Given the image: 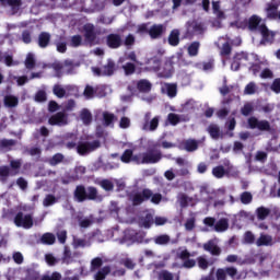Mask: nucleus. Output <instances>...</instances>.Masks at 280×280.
<instances>
[{"instance_id": "49530a36", "label": "nucleus", "mask_w": 280, "mask_h": 280, "mask_svg": "<svg viewBox=\"0 0 280 280\" xmlns=\"http://www.w3.org/2000/svg\"><path fill=\"white\" fill-rule=\"evenodd\" d=\"M178 202L182 209H187V207H189V202H191V198L186 194H182L178 198Z\"/></svg>"}, {"instance_id": "473e14b6", "label": "nucleus", "mask_w": 280, "mask_h": 280, "mask_svg": "<svg viewBox=\"0 0 280 280\" xmlns=\"http://www.w3.org/2000/svg\"><path fill=\"white\" fill-rule=\"evenodd\" d=\"M65 161V155L62 153H56L52 155L49 160L48 163L51 165V167H56V165H60Z\"/></svg>"}, {"instance_id": "09e8293b", "label": "nucleus", "mask_w": 280, "mask_h": 280, "mask_svg": "<svg viewBox=\"0 0 280 280\" xmlns=\"http://www.w3.org/2000/svg\"><path fill=\"white\" fill-rule=\"evenodd\" d=\"M253 110H255V108L253 107V104L250 103H246L244 104V106L241 108V114L244 117H248V115H250L253 113Z\"/></svg>"}, {"instance_id": "338daca9", "label": "nucleus", "mask_w": 280, "mask_h": 280, "mask_svg": "<svg viewBox=\"0 0 280 280\" xmlns=\"http://www.w3.org/2000/svg\"><path fill=\"white\" fill-rule=\"evenodd\" d=\"M60 279H62V275H60V272L58 271L52 272L51 276L45 275L42 277V280H60Z\"/></svg>"}, {"instance_id": "2eb2a0df", "label": "nucleus", "mask_w": 280, "mask_h": 280, "mask_svg": "<svg viewBox=\"0 0 280 280\" xmlns=\"http://www.w3.org/2000/svg\"><path fill=\"white\" fill-rule=\"evenodd\" d=\"M265 12L269 21H277V14L279 12V3L268 2L266 4Z\"/></svg>"}, {"instance_id": "0e129e2a", "label": "nucleus", "mask_w": 280, "mask_h": 280, "mask_svg": "<svg viewBox=\"0 0 280 280\" xmlns=\"http://www.w3.org/2000/svg\"><path fill=\"white\" fill-rule=\"evenodd\" d=\"M244 242L245 244H255V234L250 231L245 232Z\"/></svg>"}, {"instance_id": "6ab92c4d", "label": "nucleus", "mask_w": 280, "mask_h": 280, "mask_svg": "<svg viewBox=\"0 0 280 280\" xmlns=\"http://www.w3.org/2000/svg\"><path fill=\"white\" fill-rule=\"evenodd\" d=\"M49 43H51V34L48 32H42L37 38L38 47L46 49V47H49Z\"/></svg>"}, {"instance_id": "e2e57ef3", "label": "nucleus", "mask_w": 280, "mask_h": 280, "mask_svg": "<svg viewBox=\"0 0 280 280\" xmlns=\"http://www.w3.org/2000/svg\"><path fill=\"white\" fill-rule=\"evenodd\" d=\"M84 97L91 100L95 95V89L91 85H86L83 92Z\"/></svg>"}, {"instance_id": "b1692460", "label": "nucleus", "mask_w": 280, "mask_h": 280, "mask_svg": "<svg viewBox=\"0 0 280 280\" xmlns=\"http://www.w3.org/2000/svg\"><path fill=\"white\" fill-rule=\"evenodd\" d=\"M115 121H117V116L110 112H104L103 113V125L108 128L113 127L115 125Z\"/></svg>"}, {"instance_id": "39448f33", "label": "nucleus", "mask_w": 280, "mask_h": 280, "mask_svg": "<svg viewBox=\"0 0 280 280\" xmlns=\"http://www.w3.org/2000/svg\"><path fill=\"white\" fill-rule=\"evenodd\" d=\"M13 222L18 228L32 229V226H34V215L31 213L25 214L23 211H19L15 214Z\"/></svg>"}, {"instance_id": "8fccbe9b", "label": "nucleus", "mask_w": 280, "mask_h": 280, "mask_svg": "<svg viewBox=\"0 0 280 280\" xmlns=\"http://www.w3.org/2000/svg\"><path fill=\"white\" fill-rule=\"evenodd\" d=\"M241 202L243 205H250L253 202V194L248 191H244L241 195Z\"/></svg>"}, {"instance_id": "7c9ffc66", "label": "nucleus", "mask_w": 280, "mask_h": 280, "mask_svg": "<svg viewBox=\"0 0 280 280\" xmlns=\"http://www.w3.org/2000/svg\"><path fill=\"white\" fill-rule=\"evenodd\" d=\"M256 215H257L258 220H261V221L266 220V218H268V215H270V208H266L264 206L258 207L256 209Z\"/></svg>"}, {"instance_id": "de8ad7c7", "label": "nucleus", "mask_w": 280, "mask_h": 280, "mask_svg": "<svg viewBox=\"0 0 280 280\" xmlns=\"http://www.w3.org/2000/svg\"><path fill=\"white\" fill-rule=\"evenodd\" d=\"M56 202H58V199L56 198V196H54L51 194L46 195V197L43 200V205L45 207H51V206L56 205Z\"/></svg>"}, {"instance_id": "2f4dec72", "label": "nucleus", "mask_w": 280, "mask_h": 280, "mask_svg": "<svg viewBox=\"0 0 280 280\" xmlns=\"http://www.w3.org/2000/svg\"><path fill=\"white\" fill-rule=\"evenodd\" d=\"M133 242H137V244H150L152 238H145V232H137L133 235Z\"/></svg>"}, {"instance_id": "a878e982", "label": "nucleus", "mask_w": 280, "mask_h": 280, "mask_svg": "<svg viewBox=\"0 0 280 280\" xmlns=\"http://www.w3.org/2000/svg\"><path fill=\"white\" fill-rule=\"evenodd\" d=\"M214 231L217 233H224V231H229V219L222 218L218 222H215Z\"/></svg>"}, {"instance_id": "58836bf2", "label": "nucleus", "mask_w": 280, "mask_h": 280, "mask_svg": "<svg viewBox=\"0 0 280 280\" xmlns=\"http://www.w3.org/2000/svg\"><path fill=\"white\" fill-rule=\"evenodd\" d=\"M52 93L58 97L59 100H62L67 95V90L62 88L60 84H55L52 88Z\"/></svg>"}, {"instance_id": "a19ab883", "label": "nucleus", "mask_w": 280, "mask_h": 280, "mask_svg": "<svg viewBox=\"0 0 280 280\" xmlns=\"http://www.w3.org/2000/svg\"><path fill=\"white\" fill-rule=\"evenodd\" d=\"M226 174V170H224V166L219 165L212 168V175L214 178H224V175Z\"/></svg>"}, {"instance_id": "e433bc0d", "label": "nucleus", "mask_w": 280, "mask_h": 280, "mask_svg": "<svg viewBox=\"0 0 280 280\" xmlns=\"http://www.w3.org/2000/svg\"><path fill=\"white\" fill-rule=\"evenodd\" d=\"M188 55L190 57H196L198 56V52L200 51V42H192L189 46H188Z\"/></svg>"}, {"instance_id": "37998d69", "label": "nucleus", "mask_w": 280, "mask_h": 280, "mask_svg": "<svg viewBox=\"0 0 280 280\" xmlns=\"http://www.w3.org/2000/svg\"><path fill=\"white\" fill-rule=\"evenodd\" d=\"M166 93L170 97H176L178 93V86L175 83H167Z\"/></svg>"}, {"instance_id": "4be33fe9", "label": "nucleus", "mask_w": 280, "mask_h": 280, "mask_svg": "<svg viewBox=\"0 0 280 280\" xmlns=\"http://www.w3.org/2000/svg\"><path fill=\"white\" fill-rule=\"evenodd\" d=\"M115 67H116V65L113 61V59H108L107 63L101 68L102 71H103V77L110 78V75H114L115 74V69H116Z\"/></svg>"}, {"instance_id": "f03ea898", "label": "nucleus", "mask_w": 280, "mask_h": 280, "mask_svg": "<svg viewBox=\"0 0 280 280\" xmlns=\"http://www.w3.org/2000/svg\"><path fill=\"white\" fill-rule=\"evenodd\" d=\"M23 165V160H11L10 166L2 165L0 166V180L5 183L10 176H19L21 174V167Z\"/></svg>"}, {"instance_id": "603ef678", "label": "nucleus", "mask_w": 280, "mask_h": 280, "mask_svg": "<svg viewBox=\"0 0 280 280\" xmlns=\"http://www.w3.org/2000/svg\"><path fill=\"white\" fill-rule=\"evenodd\" d=\"M21 40H22L25 45H30V43H32V31H30V30H24V31L22 32Z\"/></svg>"}, {"instance_id": "1a4fd4ad", "label": "nucleus", "mask_w": 280, "mask_h": 280, "mask_svg": "<svg viewBox=\"0 0 280 280\" xmlns=\"http://www.w3.org/2000/svg\"><path fill=\"white\" fill-rule=\"evenodd\" d=\"M152 198V190L150 188L142 189L141 192H136L132 198V205L133 207H139V205H143L147 200H150Z\"/></svg>"}, {"instance_id": "72a5a7b5", "label": "nucleus", "mask_w": 280, "mask_h": 280, "mask_svg": "<svg viewBox=\"0 0 280 280\" xmlns=\"http://www.w3.org/2000/svg\"><path fill=\"white\" fill-rule=\"evenodd\" d=\"M153 240H154V244H158V246H165L171 242L170 235L167 234L158 235Z\"/></svg>"}, {"instance_id": "bb28decb", "label": "nucleus", "mask_w": 280, "mask_h": 280, "mask_svg": "<svg viewBox=\"0 0 280 280\" xmlns=\"http://www.w3.org/2000/svg\"><path fill=\"white\" fill-rule=\"evenodd\" d=\"M80 119L83 121L84 126H91L93 122V114H91V110L83 108L80 113Z\"/></svg>"}, {"instance_id": "5fc2aeb1", "label": "nucleus", "mask_w": 280, "mask_h": 280, "mask_svg": "<svg viewBox=\"0 0 280 280\" xmlns=\"http://www.w3.org/2000/svg\"><path fill=\"white\" fill-rule=\"evenodd\" d=\"M26 69H34L36 67V60L34 59V55L28 54L25 60Z\"/></svg>"}, {"instance_id": "cd10ccee", "label": "nucleus", "mask_w": 280, "mask_h": 280, "mask_svg": "<svg viewBox=\"0 0 280 280\" xmlns=\"http://www.w3.org/2000/svg\"><path fill=\"white\" fill-rule=\"evenodd\" d=\"M257 246H272V236L261 234L256 241Z\"/></svg>"}, {"instance_id": "6e6552de", "label": "nucleus", "mask_w": 280, "mask_h": 280, "mask_svg": "<svg viewBox=\"0 0 280 280\" xmlns=\"http://www.w3.org/2000/svg\"><path fill=\"white\" fill-rule=\"evenodd\" d=\"M48 124L49 126H67L69 124V115L65 112H58L49 117Z\"/></svg>"}, {"instance_id": "dca6fc26", "label": "nucleus", "mask_w": 280, "mask_h": 280, "mask_svg": "<svg viewBox=\"0 0 280 280\" xmlns=\"http://www.w3.org/2000/svg\"><path fill=\"white\" fill-rule=\"evenodd\" d=\"M166 30L167 28L163 24H153L149 30V36L150 38L155 40L156 38H161Z\"/></svg>"}, {"instance_id": "a211bd4d", "label": "nucleus", "mask_w": 280, "mask_h": 280, "mask_svg": "<svg viewBox=\"0 0 280 280\" xmlns=\"http://www.w3.org/2000/svg\"><path fill=\"white\" fill-rule=\"evenodd\" d=\"M161 78H172L174 75V59L170 58L164 62V68L160 73Z\"/></svg>"}, {"instance_id": "864d4df0", "label": "nucleus", "mask_w": 280, "mask_h": 280, "mask_svg": "<svg viewBox=\"0 0 280 280\" xmlns=\"http://www.w3.org/2000/svg\"><path fill=\"white\" fill-rule=\"evenodd\" d=\"M167 119L171 126H178V124H180V117L178 114L170 113Z\"/></svg>"}, {"instance_id": "bf43d9fd", "label": "nucleus", "mask_w": 280, "mask_h": 280, "mask_svg": "<svg viewBox=\"0 0 280 280\" xmlns=\"http://www.w3.org/2000/svg\"><path fill=\"white\" fill-rule=\"evenodd\" d=\"M159 279L160 280H174V273L167 271V270H162L159 273Z\"/></svg>"}, {"instance_id": "774afa93", "label": "nucleus", "mask_w": 280, "mask_h": 280, "mask_svg": "<svg viewBox=\"0 0 280 280\" xmlns=\"http://www.w3.org/2000/svg\"><path fill=\"white\" fill-rule=\"evenodd\" d=\"M130 126V118L122 116L119 121V128L126 130Z\"/></svg>"}, {"instance_id": "4c0bfd02", "label": "nucleus", "mask_w": 280, "mask_h": 280, "mask_svg": "<svg viewBox=\"0 0 280 280\" xmlns=\"http://www.w3.org/2000/svg\"><path fill=\"white\" fill-rule=\"evenodd\" d=\"M122 71L125 72V75H135L137 66L132 62H127L122 66Z\"/></svg>"}, {"instance_id": "412c9836", "label": "nucleus", "mask_w": 280, "mask_h": 280, "mask_svg": "<svg viewBox=\"0 0 280 280\" xmlns=\"http://www.w3.org/2000/svg\"><path fill=\"white\" fill-rule=\"evenodd\" d=\"M168 45H171V47H178V45H180V31L178 28L171 31L168 35Z\"/></svg>"}, {"instance_id": "c756f323", "label": "nucleus", "mask_w": 280, "mask_h": 280, "mask_svg": "<svg viewBox=\"0 0 280 280\" xmlns=\"http://www.w3.org/2000/svg\"><path fill=\"white\" fill-rule=\"evenodd\" d=\"M122 163H130V161H137V156H133L132 149H126L120 156Z\"/></svg>"}, {"instance_id": "c03bdc74", "label": "nucleus", "mask_w": 280, "mask_h": 280, "mask_svg": "<svg viewBox=\"0 0 280 280\" xmlns=\"http://www.w3.org/2000/svg\"><path fill=\"white\" fill-rule=\"evenodd\" d=\"M257 93V84L255 82H249L244 89V95H255Z\"/></svg>"}, {"instance_id": "c85d7f7f", "label": "nucleus", "mask_w": 280, "mask_h": 280, "mask_svg": "<svg viewBox=\"0 0 280 280\" xmlns=\"http://www.w3.org/2000/svg\"><path fill=\"white\" fill-rule=\"evenodd\" d=\"M40 242H42V244H46L47 246H51V245L56 244V235H54L52 233L47 232V233L42 235Z\"/></svg>"}, {"instance_id": "423d86ee", "label": "nucleus", "mask_w": 280, "mask_h": 280, "mask_svg": "<svg viewBox=\"0 0 280 280\" xmlns=\"http://www.w3.org/2000/svg\"><path fill=\"white\" fill-rule=\"evenodd\" d=\"M163 159V154L159 150L150 149L148 152L142 154V165H154Z\"/></svg>"}, {"instance_id": "f257e3e1", "label": "nucleus", "mask_w": 280, "mask_h": 280, "mask_svg": "<svg viewBox=\"0 0 280 280\" xmlns=\"http://www.w3.org/2000/svg\"><path fill=\"white\" fill-rule=\"evenodd\" d=\"M97 188L95 186L78 185L73 191V198L77 202H86V200H97Z\"/></svg>"}, {"instance_id": "5701e85b", "label": "nucleus", "mask_w": 280, "mask_h": 280, "mask_svg": "<svg viewBox=\"0 0 280 280\" xmlns=\"http://www.w3.org/2000/svg\"><path fill=\"white\" fill-rule=\"evenodd\" d=\"M154 224V215L152 213H147L144 217L140 218L139 225L142 229H151Z\"/></svg>"}, {"instance_id": "0eeeda50", "label": "nucleus", "mask_w": 280, "mask_h": 280, "mask_svg": "<svg viewBox=\"0 0 280 280\" xmlns=\"http://www.w3.org/2000/svg\"><path fill=\"white\" fill-rule=\"evenodd\" d=\"M258 32L262 36V45H265V43H268L269 45H272V43H275V36H277V33H275V31H270L266 23L260 24V26L258 27Z\"/></svg>"}, {"instance_id": "20e7f679", "label": "nucleus", "mask_w": 280, "mask_h": 280, "mask_svg": "<svg viewBox=\"0 0 280 280\" xmlns=\"http://www.w3.org/2000/svg\"><path fill=\"white\" fill-rule=\"evenodd\" d=\"M102 143L100 140H94L92 142L89 141H79L77 144V152L80 156H86V154H91V152H95L98 148H101Z\"/></svg>"}, {"instance_id": "9b49d317", "label": "nucleus", "mask_w": 280, "mask_h": 280, "mask_svg": "<svg viewBox=\"0 0 280 280\" xmlns=\"http://www.w3.org/2000/svg\"><path fill=\"white\" fill-rule=\"evenodd\" d=\"M106 45L109 49H119L121 45H124V40L121 39V35L110 33L106 36Z\"/></svg>"}, {"instance_id": "aec40b11", "label": "nucleus", "mask_w": 280, "mask_h": 280, "mask_svg": "<svg viewBox=\"0 0 280 280\" xmlns=\"http://www.w3.org/2000/svg\"><path fill=\"white\" fill-rule=\"evenodd\" d=\"M1 5H9L12 10V14H18L19 10H21V5H23L22 0H0Z\"/></svg>"}, {"instance_id": "4d7b16f0", "label": "nucleus", "mask_w": 280, "mask_h": 280, "mask_svg": "<svg viewBox=\"0 0 280 280\" xmlns=\"http://www.w3.org/2000/svg\"><path fill=\"white\" fill-rule=\"evenodd\" d=\"M35 102H47V92L39 90L36 94H35Z\"/></svg>"}, {"instance_id": "79ce46f5", "label": "nucleus", "mask_w": 280, "mask_h": 280, "mask_svg": "<svg viewBox=\"0 0 280 280\" xmlns=\"http://www.w3.org/2000/svg\"><path fill=\"white\" fill-rule=\"evenodd\" d=\"M208 132L212 139H220V127L218 125H210Z\"/></svg>"}, {"instance_id": "3c124183", "label": "nucleus", "mask_w": 280, "mask_h": 280, "mask_svg": "<svg viewBox=\"0 0 280 280\" xmlns=\"http://www.w3.org/2000/svg\"><path fill=\"white\" fill-rule=\"evenodd\" d=\"M232 51H233V47L229 42H225L221 47L220 54L221 56H229L230 54H232Z\"/></svg>"}, {"instance_id": "f3484780", "label": "nucleus", "mask_w": 280, "mask_h": 280, "mask_svg": "<svg viewBox=\"0 0 280 280\" xmlns=\"http://www.w3.org/2000/svg\"><path fill=\"white\" fill-rule=\"evenodd\" d=\"M261 27V18L257 14L249 16L247 21V28L249 32H257Z\"/></svg>"}, {"instance_id": "4468645a", "label": "nucleus", "mask_w": 280, "mask_h": 280, "mask_svg": "<svg viewBox=\"0 0 280 280\" xmlns=\"http://www.w3.org/2000/svg\"><path fill=\"white\" fill-rule=\"evenodd\" d=\"M151 114L147 113L144 116L145 119V124L143 125V130H150L151 132H154V130H156V128H159V121L161 119V117L155 116L150 120ZM150 121V122H148Z\"/></svg>"}, {"instance_id": "13d9d810", "label": "nucleus", "mask_w": 280, "mask_h": 280, "mask_svg": "<svg viewBox=\"0 0 280 280\" xmlns=\"http://www.w3.org/2000/svg\"><path fill=\"white\" fill-rule=\"evenodd\" d=\"M270 90L276 93L277 95H279L280 93V78H276L271 85H270Z\"/></svg>"}, {"instance_id": "7ed1b4c3", "label": "nucleus", "mask_w": 280, "mask_h": 280, "mask_svg": "<svg viewBox=\"0 0 280 280\" xmlns=\"http://www.w3.org/2000/svg\"><path fill=\"white\" fill-rule=\"evenodd\" d=\"M247 125L250 130H258L259 132H271L272 126L270 121L266 119H259L255 116H252L247 119Z\"/></svg>"}, {"instance_id": "c9c22d12", "label": "nucleus", "mask_w": 280, "mask_h": 280, "mask_svg": "<svg viewBox=\"0 0 280 280\" xmlns=\"http://www.w3.org/2000/svg\"><path fill=\"white\" fill-rule=\"evenodd\" d=\"M186 152H196L198 150V142L194 139H188L184 142Z\"/></svg>"}, {"instance_id": "ea45409f", "label": "nucleus", "mask_w": 280, "mask_h": 280, "mask_svg": "<svg viewBox=\"0 0 280 280\" xmlns=\"http://www.w3.org/2000/svg\"><path fill=\"white\" fill-rule=\"evenodd\" d=\"M110 275V266H105L101 270H98L95 275L96 280H104L106 276Z\"/></svg>"}, {"instance_id": "ddd939ff", "label": "nucleus", "mask_w": 280, "mask_h": 280, "mask_svg": "<svg viewBox=\"0 0 280 280\" xmlns=\"http://www.w3.org/2000/svg\"><path fill=\"white\" fill-rule=\"evenodd\" d=\"M203 250H206V253H210L212 257H220L222 255V248H220L213 240H209L203 244Z\"/></svg>"}, {"instance_id": "6e6d98bb", "label": "nucleus", "mask_w": 280, "mask_h": 280, "mask_svg": "<svg viewBox=\"0 0 280 280\" xmlns=\"http://www.w3.org/2000/svg\"><path fill=\"white\" fill-rule=\"evenodd\" d=\"M75 180H80L79 175H68L66 177H62L61 183L62 185H69L70 183H75Z\"/></svg>"}, {"instance_id": "f8f14e48", "label": "nucleus", "mask_w": 280, "mask_h": 280, "mask_svg": "<svg viewBox=\"0 0 280 280\" xmlns=\"http://www.w3.org/2000/svg\"><path fill=\"white\" fill-rule=\"evenodd\" d=\"M84 31V38L89 45H94L95 40H97V33H95V25L93 24H85L83 26Z\"/></svg>"}, {"instance_id": "69168bd1", "label": "nucleus", "mask_w": 280, "mask_h": 280, "mask_svg": "<svg viewBox=\"0 0 280 280\" xmlns=\"http://www.w3.org/2000/svg\"><path fill=\"white\" fill-rule=\"evenodd\" d=\"M135 43H136L135 35L129 34L126 36L125 40L122 42V45H125V47H132Z\"/></svg>"}, {"instance_id": "393cba45", "label": "nucleus", "mask_w": 280, "mask_h": 280, "mask_svg": "<svg viewBox=\"0 0 280 280\" xmlns=\"http://www.w3.org/2000/svg\"><path fill=\"white\" fill-rule=\"evenodd\" d=\"M137 89L140 93H150L152 91V83L145 79H141L137 82Z\"/></svg>"}, {"instance_id": "a18cd8bd", "label": "nucleus", "mask_w": 280, "mask_h": 280, "mask_svg": "<svg viewBox=\"0 0 280 280\" xmlns=\"http://www.w3.org/2000/svg\"><path fill=\"white\" fill-rule=\"evenodd\" d=\"M100 187L105 191H113L115 189V184H113L110 179H102L100 182Z\"/></svg>"}, {"instance_id": "680f3d73", "label": "nucleus", "mask_w": 280, "mask_h": 280, "mask_svg": "<svg viewBox=\"0 0 280 280\" xmlns=\"http://www.w3.org/2000/svg\"><path fill=\"white\" fill-rule=\"evenodd\" d=\"M71 47H80L82 45V35H74L70 40Z\"/></svg>"}, {"instance_id": "052dcab7", "label": "nucleus", "mask_w": 280, "mask_h": 280, "mask_svg": "<svg viewBox=\"0 0 280 280\" xmlns=\"http://www.w3.org/2000/svg\"><path fill=\"white\" fill-rule=\"evenodd\" d=\"M233 89V85L229 86L226 84V79L223 81V86L219 89V92L221 93V95L226 96L229 95V93H231V90Z\"/></svg>"}, {"instance_id": "f704fd0d", "label": "nucleus", "mask_w": 280, "mask_h": 280, "mask_svg": "<svg viewBox=\"0 0 280 280\" xmlns=\"http://www.w3.org/2000/svg\"><path fill=\"white\" fill-rule=\"evenodd\" d=\"M4 106H8L9 108H14L15 106H19V98L14 95L4 96Z\"/></svg>"}, {"instance_id": "9d476101", "label": "nucleus", "mask_w": 280, "mask_h": 280, "mask_svg": "<svg viewBox=\"0 0 280 280\" xmlns=\"http://www.w3.org/2000/svg\"><path fill=\"white\" fill-rule=\"evenodd\" d=\"M226 277H230L231 279H235V277H237V268L225 267V268L217 269L215 271L217 280H226Z\"/></svg>"}]
</instances>
